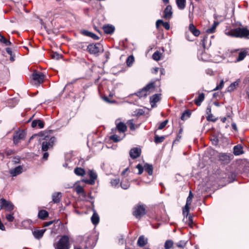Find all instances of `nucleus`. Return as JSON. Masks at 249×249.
Returning <instances> with one entry per match:
<instances>
[{
  "label": "nucleus",
  "instance_id": "obj_1",
  "mask_svg": "<svg viewBox=\"0 0 249 249\" xmlns=\"http://www.w3.org/2000/svg\"><path fill=\"white\" fill-rule=\"evenodd\" d=\"M225 34L231 37L249 39V29L247 27H238L226 31Z\"/></svg>",
  "mask_w": 249,
  "mask_h": 249
},
{
  "label": "nucleus",
  "instance_id": "obj_2",
  "mask_svg": "<svg viewBox=\"0 0 249 249\" xmlns=\"http://www.w3.org/2000/svg\"><path fill=\"white\" fill-rule=\"evenodd\" d=\"M53 247L55 249H69V238L67 235L63 236L57 243L53 244Z\"/></svg>",
  "mask_w": 249,
  "mask_h": 249
},
{
  "label": "nucleus",
  "instance_id": "obj_3",
  "mask_svg": "<svg viewBox=\"0 0 249 249\" xmlns=\"http://www.w3.org/2000/svg\"><path fill=\"white\" fill-rule=\"evenodd\" d=\"M87 50L89 53L96 55L104 51L102 45L100 43L90 44L87 46Z\"/></svg>",
  "mask_w": 249,
  "mask_h": 249
},
{
  "label": "nucleus",
  "instance_id": "obj_4",
  "mask_svg": "<svg viewBox=\"0 0 249 249\" xmlns=\"http://www.w3.org/2000/svg\"><path fill=\"white\" fill-rule=\"evenodd\" d=\"M155 85L154 83H150L143 88L141 90L136 93V95L139 97L146 96L149 94L151 90L154 89Z\"/></svg>",
  "mask_w": 249,
  "mask_h": 249
},
{
  "label": "nucleus",
  "instance_id": "obj_5",
  "mask_svg": "<svg viewBox=\"0 0 249 249\" xmlns=\"http://www.w3.org/2000/svg\"><path fill=\"white\" fill-rule=\"evenodd\" d=\"M133 215L138 219L141 218L145 214V209L143 205H138L133 209Z\"/></svg>",
  "mask_w": 249,
  "mask_h": 249
},
{
  "label": "nucleus",
  "instance_id": "obj_6",
  "mask_svg": "<svg viewBox=\"0 0 249 249\" xmlns=\"http://www.w3.org/2000/svg\"><path fill=\"white\" fill-rule=\"evenodd\" d=\"M55 142L54 137H51L48 141L47 140L43 141L42 144V150L43 151H46L53 147Z\"/></svg>",
  "mask_w": 249,
  "mask_h": 249
},
{
  "label": "nucleus",
  "instance_id": "obj_7",
  "mask_svg": "<svg viewBox=\"0 0 249 249\" xmlns=\"http://www.w3.org/2000/svg\"><path fill=\"white\" fill-rule=\"evenodd\" d=\"M32 78L36 84L39 85L43 82L45 75L41 72L35 71L32 74Z\"/></svg>",
  "mask_w": 249,
  "mask_h": 249
},
{
  "label": "nucleus",
  "instance_id": "obj_8",
  "mask_svg": "<svg viewBox=\"0 0 249 249\" xmlns=\"http://www.w3.org/2000/svg\"><path fill=\"white\" fill-rule=\"evenodd\" d=\"M26 136V132L23 130L17 131L13 136V141L15 144H18L20 140L23 139Z\"/></svg>",
  "mask_w": 249,
  "mask_h": 249
},
{
  "label": "nucleus",
  "instance_id": "obj_9",
  "mask_svg": "<svg viewBox=\"0 0 249 249\" xmlns=\"http://www.w3.org/2000/svg\"><path fill=\"white\" fill-rule=\"evenodd\" d=\"M2 208H4L7 211H11L14 209V205L10 202L1 198L0 200V209Z\"/></svg>",
  "mask_w": 249,
  "mask_h": 249
},
{
  "label": "nucleus",
  "instance_id": "obj_10",
  "mask_svg": "<svg viewBox=\"0 0 249 249\" xmlns=\"http://www.w3.org/2000/svg\"><path fill=\"white\" fill-rule=\"evenodd\" d=\"M173 16L172 8L170 5L166 6L164 10L163 18L166 19H170Z\"/></svg>",
  "mask_w": 249,
  "mask_h": 249
},
{
  "label": "nucleus",
  "instance_id": "obj_11",
  "mask_svg": "<svg viewBox=\"0 0 249 249\" xmlns=\"http://www.w3.org/2000/svg\"><path fill=\"white\" fill-rule=\"evenodd\" d=\"M141 153V149L135 147L131 149L129 152V155L133 159H136L140 157Z\"/></svg>",
  "mask_w": 249,
  "mask_h": 249
},
{
  "label": "nucleus",
  "instance_id": "obj_12",
  "mask_svg": "<svg viewBox=\"0 0 249 249\" xmlns=\"http://www.w3.org/2000/svg\"><path fill=\"white\" fill-rule=\"evenodd\" d=\"M206 112L208 114L207 116L206 117L207 120L208 121H211L212 122H214L216 120L217 118H215L212 114H211V107L210 106H208L207 107L206 109Z\"/></svg>",
  "mask_w": 249,
  "mask_h": 249
},
{
  "label": "nucleus",
  "instance_id": "obj_13",
  "mask_svg": "<svg viewBox=\"0 0 249 249\" xmlns=\"http://www.w3.org/2000/svg\"><path fill=\"white\" fill-rule=\"evenodd\" d=\"M104 32L107 34H112L115 30V27L112 25H105L103 27Z\"/></svg>",
  "mask_w": 249,
  "mask_h": 249
},
{
  "label": "nucleus",
  "instance_id": "obj_14",
  "mask_svg": "<svg viewBox=\"0 0 249 249\" xmlns=\"http://www.w3.org/2000/svg\"><path fill=\"white\" fill-rule=\"evenodd\" d=\"M219 160L225 163H228L230 162L231 159L230 156L225 153H221L219 155Z\"/></svg>",
  "mask_w": 249,
  "mask_h": 249
},
{
  "label": "nucleus",
  "instance_id": "obj_15",
  "mask_svg": "<svg viewBox=\"0 0 249 249\" xmlns=\"http://www.w3.org/2000/svg\"><path fill=\"white\" fill-rule=\"evenodd\" d=\"M22 171V167L21 166H18L12 169L10 171V174L13 177H15L21 173Z\"/></svg>",
  "mask_w": 249,
  "mask_h": 249
},
{
  "label": "nucleus",
  "instance_id": "obj_16",
  "mask_svg": "<svg viewBox=\"0 0 249 249\" xmlns=\"http://www.w3.org/2000/svg\"><path fill=\"white\" fill-rule=\"evenodd\" d=\"M45 231V229L40 230H36L33 231V233L36 238L39 239L43 236Z\"/></svg>",
  "mask_w": 249,
  "mask_h": 249
},
{
  "label": "nucleus",
  "instance_id": "obj_17",
  "mask_svg": "<svg viewBox=\"0 0 249 249\" xmlns=\"http://www.w3.org/2000/svg\"><path fill=\"white\" fill-rule=\"evenodd\" d=\"M189 31L195 36H198L200 34V31L197 30L193 23H191L189 26Z\"/></svg>",
  "mask_w": 249,
  "mask_h": 249
},
{
  "label": "nucleus",
  "instance_id": "obj_18",
  "mask_svg": "<svg viewBox=\"0 0 249 249\" xmlns=\"http://www.w3.org/2000/svg\"><path fill=\"white\" fill-rule=\"evenodd\" d=\"M219 24V22L214 21L212 26L206 29V32L207 34H213L215 32L216 28Z\"/></svg>",
  "mask_w": 249,
  "mask_h": 249
},
{
  "label": "nucleus",
  "instance_id": "obj_19",
  "mask_svg": "<svg viewBox=\"0 0 249 249\" xmlns=\"http://www.w3.org/2000/svg\"><path fill=\"white\" fill-rule=\"evenodd\" d=\"M147 243V239L145 238L143 235L139 237L137 244L139 247H142L145 245Z\"/></svg>",
  "mask_w": 249,
  "mask_h": 249
},
{
  "label": "nucleus",
  "instance_id": "obj_20",
  "mask_svg": "<svg viewBox=\"0 0 249 249\" xmlns=\"http://www.w3.org/2000/svg\"><path fill=\"white\" fill-rule=\"evenodd\" d=\"M89 175L90 179V181H89V183L91 184H94L95 182V179L97 177V174L93 170H89Z\"/></svg>",
  "mask_w": 249,
  "mask_h": 249
},
{
  "label": "nucleus",
  "instance_id": "obj_21",
  "mask_svg": "<svg viewBox=\"0 0 249 249\" xmlns=\"http://www.w3.org/2000/svg\"><path fill=\"white\" fill-rule=\"evenodd\" d=\"M144 169L147 172L149 176H151L152 175L153 167L152 164L145 163L144 165Z\"/></svg>",
  "mask_w": 249,
  "mask_h": 249
},
{
  "label": "nucleus",
  "instance_id": "obj_22",
  "mask_svg": "<svg viewBox=\"0 0 249 249\" xmlns=\"http://www.w3.org/2000/svg\"><path fill=\"white\" fill-rule=\"evenodd\" d=\"M61 193L60 192L54 193L52 195V199L54 203H57L59 202L61 197Z\"/></svg>",
  "mask_w": 249,
  "mask_h": 249
},
{
  "label": "nucleus",
  "instance_id": "obj_23",
  "mask_svg": "<svg viewBox=\"0 0 249 249\" xmlns=\"http://www.w3.org/2000/svg\"><path fill=\"white\" fill-rule=\"evenodd\" d=\"M160 100V94H155L153 95L151 98H150V103L151 104V106L152 107H154V105H153L155 104L156 103L159 102Z\"/></svg>",
  "mask_w": 249,
  "mask_h": 249
},
{
  "label": "nucleus",
  "instance_id": "obj_24",
  "mask_svg": "<svg viewBox=\"0 0 249 249\" xmlns=\"http://www.w3.org/2000/svg\"><path fill=\"white\" fill-rule=\"evenodd\" d=\"M233 153L235 155H240L243 153V148L240 145H236L233 148Z\"/></svg>",
  "mask_w": 249,
  "mask_h": 249
},
{
  "label": "nucleus",
  "instance_id": "obj_25",
  "mask_svg": "<svg viewBox=\"0 0 249 249\" xmlns=\"http://www.w3.org/2000/svg\"><path fill=\"white\" fill-rule=\"evenodd\" d=\"M82 33L84 35L90 37L94 40H98L99 39V37L96 35L88 31L84 30Z\"/></svg>",
  "mask_w": 249,
  "mask_h": 249
},
{
  "label": "nucleus",
  "instance_id": "obj_26",
  "mask_svg": "<svg viewBox=\"0 0 249 249\" xmlns=\"http://www.w3.org/2000/svg\"><path fill=\"white\" fill-rule=\"evenodd\" d=\"M204 98L205 95L204 93H201L199 94L197 98L195 100V103L197 106H200L202 102L204 100Z\"/></svg>",
  "mask_w": 249,
  "mask_h": 249
},
{
  "label": "nucleus",
  "instance_id": "obj_27",
  "mask_svg": "<svg viewBox=\"0 0 249 249\" xmlns=\"http://www.w3.org/2000/svg\"><path fill=\"white\" fill-rule=\"evenodd\" d=\"M157 130L155 131V137H154V142L156 143H159L162 142L165 139L164 136H159L156 133L157 132Z\"/></svg>",
  "mask_w": 249,
  "mask_h": 249
},
{
  "label": "nucleus",
  "instance_id": "obj_28",
  "mask_svg": "<svg viewBox=\"0 0 249 249\" xmlns=\"http://www.w3.org/2000/svg\"><path fill=\"white\" fill-rule=\"evenodd\" d=\"M178 9L183 10L185 7L186 0H176Z\"/></svg>",
  "mask_w": 249,
  "mask_h": 249
},
{
  "label": "nucleus",
  "instance_id": "obj_29",
  "mask_svg": "<svg viewBox=\"0 0 249 249\" xmlns=\"http://www.w3.org/2000/svg\"><path fill=\"white\" fill-rule=\"evenodd\" d=\"M91 220L93 224L97 225L99 221V217L98 214L94 211L91 217Z\"/></svg>",
  "mask_w": 249,
  "mask_h": 249
},
{
  "label": "nucleus",
  "instance_id": "obj_30",
  "mask_svg": "<svg viewBox=\"0 0 249 249\" xmlns=\"http://www.w3.org/2000/svg\"><path fill=\"white\" fill-rule=\"evenodd\" d=\"M38 216L41 219H45L48 216V213L45 210H41L38 213Z\"/></svg>",
  "mask_w": 249,
  "mask_h": 249
},
{
  "label": "nucleus",
  "instance_id": "obj_31",
  "mask_svg": "<svg viewBox=\"0 0 249 249\" xmlns=\"http://www.w3.org/2000/svg\"><path fill=\"white\" fill-rule=\"evenodd\" d=\"M74 173L78 176H83L85 174V171L81 168L77 167L74 169Z\"/></svg>",
  "mask_w": 249,
  "mask_h": 249
},
{
  "label": "nucleus",
  "instance_id": "obj_32",
  "mask_svg": "<svg viewBox=\"0 0 249 249\" xmlns=\"http://www.w3.org/2000/svg\"><path fill=\"white\" fill-rule=\"evenodd\" d=\"M247 54V52L246 51L241 52L239 53L238 56L236 59L237 61H240L244 59Z\"/></svg>",
  "mask_w": 249,
  "mask_h": 249
},
{
  "label": "nucleus",
  "instance_id": "obj_33",
  "mask_svg": "<svg viewBox=\"0 0 249 249\" xmlns=\"http://www.w3.org/2000/svg\"><path fill=\"white\" fill-rule=\"evenodd\" d=\"M134 61V57L133 55L129 56L126 61V64L128 67L132 66V64Z\"/></svg>",
  "mask_w": 249,
  "mask_h": 249
},
{
  "label": "nucleus",
  "instance_id": "obj_34",
  "mask_svg": "<svg viewBox=\"0 0 249 249\" xmlns=\"http://www.w3.org/2000/svg\"><path fill=\"white\" fill-rule=\"evenodd\" d=\"M173 241L171 240H167L164 244L165 249H170L173 245Z\"/></svg>",
  "mask_w": 249,
  "mask_h": 249
},
{
  "label": "nucleus",
  "instance_id": "obj_35",
  "mask_svg": "<svg viewBox=\"0 0 249 249\" xmlns=\"http://www.w3.org/2000/svg\"><path fill=\"white\" fill-rule=\"evenodd\" d=\"M191 115L190 112L188 110H185L181 115V119L185 120L190 117Z\"/></svg>",
  "mask_w": 249,
  "mask_h": 249
},
{
  "label": "nucleus",
  "instance_id": "obj_36",
  "mask_svg": "<svg viewBox=\"0 0 249 249\" xmlns=\"http://www.w3.org/2000/svg\"><path fill=\"white\" fill-rule=\"evenodd\" d=\"M193 197V195L191 191H190L189 196L187 198L186 205L190 206L191 204Z\"/></svg>",
  "mask_w": 249,
  "mask_h": 249
},
{
  "label": "nucleus",
  "instance_id": "obj_37",
  "mask_svg": "<svg viewBox=\"0 0 249 249\" xmlns=\"http://www.w3.org/2000/svg\"><path fill=\"white\" fill-rule=\"evenodd\" d=\"M144 113V111L142 109L138 108L134 111L133 115L137 116L142 115Z\"/></svg>",
  "mask_w": 249,
  "mask_h": 249
},
{
  "label": "nucleus",
  "instance_id": "obj_38",
  "mask_svg": "<svg viewBox=\"0 0 249 249\" xmlns=\"http://www.w3.org/2000/svg\"><path fill=\"white\" fill-rule=\"evenodd\" d=\"M116 128L119 132H124L127 129L126 125H116Z\"/></svg>",
  "mask_w": 249,
  "mask_h": 249
},
{
  "label": "nucleus",
  "instance_id": "obj_39",
  "mask_svg": "<svg viewBox=\"0 0 249 249\" xmlns=\"http://www.w3.org/2000/svg\"><path fill=\"white\" fill-rule=\"evenodd\" d=\"M190 210V207L189 205H185L184 208L183 209V215L185 217H187L189 214Z\"/></svg>",
  "mask_w": 249,
  "mask_h": 249
},
{
  "label": "nucleus",
  "instance_id": "obj_40",
  "mask_svg": "<svg viewBox=\"0 0 249 249\" xmlns=\"http://www.w3.org/2000/svg\"><path fill=\"white\" fill-rule=\"evenodd\" d=\"M160 55L161 53L159 52L156 51L153 53L152 55V58L154 60L158 61L160 58Z\"/></svg>",
  "mask_w": 249,
  "mask_h": 249
},
{
  "label": "nucleus",
  "instance_id": "obj_41",
  "mask_svg": "<svg viewBox=\"0 0 249 249\" xmlns=\"http://www.w3.org/2000/svg\"><path fill=\"white\" fill-rule=\"evenodd\" d=\"M231 120V118L230 116L227 117H222L221 118V121L222 123H230V121Z\"/></svg>",
  "mask_w": 249,
  "mask_h": 249
},
{
  "label": "nucleus",
  "instance_id": "obj_42",
  "mask_svg": "<svg viewBox=\"0 0 249 249\" xmlns=\"http://www.w3.org/2000/svg\"><path fill=\"white\" fill-rule=\"evenodd\" d=\"M74 190L78 194H82V193H84V189H83V187L80 185L77 186L75 188Z\"/></svg>",
  "mask_w": 249,
  "mask_h": 249
},
{
  "label": "nucleus",
  "instance_id": "obj_43",
  "mask_svg": "<svg viewBox=\"0 0 249 249\" xmlns=\"http://www.w3.org/2000/svg\"><path fill=\"white\" fill-rule=\"evenodd\" d=\"M120 182L119 178H115L112 179L110 181V183L112 186L116 187Z\"/></svg>",
  "mask_w": 249,
  "mask_h": 249
},
{
  "label": "nucleus",
  "instance_id": "obj_44",
  "mask_svg": "<svg viewBox=\"0 0 249 249\" xmlns=\"http://www.w3.org/2000/svg\"><path fill=\"white\" fill-rule=\"evenodd\" d=\"M110 139L112 140L113 142H118L120 141H121V138H120L119 137H118L116 135H113L110 137Z\"/></svg>",
  "mask_w": 249,
  "mask_h": 249
},
{
  "label": "nucleus",
  "instance_id": "obj_45",
  "mask_svg": "<svg viewBox=\"0 0 249 249\" xmlns=\"http://www.w3.org/2000/svg\"><path fill=\"white\" fill-rule=\"evenodd\" d=\"M136 168L138 169L139 171L138 173V175H141L142 173L144 170V166L143 167L141 164H138L136 165Z\"/></svg>",
  "mask_w": 249,
  "mask_h": 249
},
{
  "label": "nucleus",
  "instance_id": "obj_46",
  "mask_svg": "<svg viewBox=\"0 0 249 249\" xmlns=\"http://www.w3.org/2000/svg\"><path fill=\"white\" fill-rule=\"evenodd\" d=\"M44 123L41 120L36 119L32 121L31 124H44Z\"/></svg>",
  "mask_w": 249,
  "mask_h": 249
},
{
  "label": "nucleus",
  "instance_id": "obj_47",
  "mask_svg": "<svg viewBox=\"0 0 249 249\" xmlns=\"http://www.w3.org/2000/svg\"><path fill=\"white\" fill-rule=\"evenodd\" d=\"M178 247L183 248L186 245V242L184 241H180L176 244Z\"/></svg>",
  "mask_w": 249,
  "mask_h": 249
},
{
  "label": "nucleus",
  "instance_id": "obj_48",
  "mask_svg": "<svg viewBox=\"0 0 249 249\" xmlns=\"http://www.w3.org/2000/svg\"><path fill=\"white\" fill-rule=\"evenodd\" d=\"M223 85H224V81H223V80H222L220 81V82L219 84L218 85H217V86L215 87V88H214V89H213V90H216L220 89H221L223 88Z\"/></svg>",
  "mask_w": 249,
  "mask_h": 249
},
{
  "label": "nucleus",
  "instance_id": "obj_49",
  "mask_svg": "<svg viewBox=\"0 0 249 249\" xmlns=\"http://www.w3.org/2000/svg\"><path fill=\"white\" fill-rule=\"evenodd\" d=\"M115 124L120 125V124H124V120H123L122 119L119 118V119H117V120H116L115 122Z\"/></svg>",
  "mask_w": 249,
  "mask_h": 249
},
{
  "label": "nucleus",
  "instance_id": "obj_50",
  "mask_svg": "<svg viewBox=\"0 0 249 249\" xmlns=\"http://www.w3.org/2000/svg\"><path fill=\"white\" fill-rule=\"evenodd\" d=\"M121 186L122 188H123L124 189H127V188H129L130 184L128 182H126V183L122 182L121 183Z\"/></svg>",
  "mask_w": 249,
  "mask_h": 249
},
{
  "label": "nucleus",
  "instance_id": "obj_51",
  "mask_svg": "<svg viewBox=\"0 0 249 249\" xmlns=\"http://www.w3.org/2000/svg\"><path fill=\"white\" fill-rule=\"evenodd\" d=\"M6 218L8 221L12 222L13 221L14 217L12 214H7L6 215Z\"/></svg>",
  "mask_w": 249,
  "mask_h": 249
},
{
  "label": "nucleus",
  "instance_id": "obj_52",
  "mask_svg": "<svg viewBox=\"0 0 249 249\" xmlns=\"http://www.w3.org/2000/svg\"><path fill=\"white\" fill-rule=\"evenodd\" d=\"M238 85V83L237 82H235L233 83H232L230 87H229V89L231 90H232L236 86H237Z\"/></svg>",
  "mask_w": 249,
  "mask_h": 249
},
{
  "label": "nucleus",
  "instance_id": "obj_53",
  "mask_svg": "<svg viewBox=\"0 0 249 249\" xmlns=\"http://www.w3.org/2000/svg\"><path fill=\"white\" fill-rule=\"evenodd\" d=\"M162 24L163 26V27L165 28V29L169 30L170 29V24H169V23L168 22H163Z\"/></svg>",
  "mask_w": 249,
  "mask_h": 249
},
{
  "label": "nucleus",
  "instance_id": "obj_54",
  "mask_svg": "<svg viewBox=\"0 0 249 249\" xmlns=\"http://www.w3.org/2000/svg\"><path fill=\"white\" fill-rule=\"evenodd\" d=\"M110 53L108 52H106L104 53V57L106 58V62H107L109 58Z\"/></svg>",
  "mask_w": 249,
  "mask_h": 249
},
{
  "label": "nucleus",
  "instance_id": "obj_55",
  "mask_svg": "<svg viewBox=\"0 0 249 249\" xmlns=\"http://www.w3.org/2000/svg\"><path fill=\"white\" fill-rule=\"evenodd\" d=\"M163 21L161 19H158L156 21V27L158 28L160 24H162Z\"/></svg>",
  "mask_w": 249,
  "mask_h": 249
},
{
  "label": "nucleus",
  "instance_id": "obj_56",
  "mask_svg": "<svg viewBox=\"0 0 249 249\" xmlns=\"http://www.w3.org/2000/svg\"><path fill=\"white\" fill-rule=\"evenodd\" d=\"M139 125H130V128L131 130L134 131L138 128Z\"/></svg>",
  "mask_w": 249,
  "mask_h": 249
},
{
  "label": "nucleus",
  "instance_id": "obj_57",
  "mask_svg": "<svg viewBox=\"0 0 249 249\" xmlns=\"http://www.w3.org/2000/svg\"><path fill=\"white\" fill-rule=\"evenodd\" d=\"M53 221H50L49 222H45L44 223V226L45 227L49 226L51 225L52 224H53Z\"/></svg>",
  "mask_w": 249,
  "mask_h": 249
},
{
  "label": "nucleus",
  "instance_id": "obj_58",
  "mask_svg": "<svg viewBox=\"0 0 249 249\" xmlns=\"http://www.w3.org/2000/svg\"><path fill=\"white\" fill-rule=\"evenodd\" d=\"M48 156H49V154L47 152H45L43 154V159L44 160H47L48 158Z\"/></svg>",
  "mask_w": 249,
  "mask_h": 249
},
{
  "label": "nucleus",
  "instance_id": "obj_59",
  "mask_svg": "<svg viewBox=\"0 0 249 249\" xmlns=\"http://www.w3.org/2000/svg\"><path fill=\"white\" fill-rule=\"evenodd\" d=\"M7 155H10L13 154V151L12 150H8L6 152Z\"/></svg>",
  "mask_w": 249,
  "mask_h": 249
},
{
  "label": "nucleus",
  "instance_id": "obj_60",
  "mask_svg": "<svg viewBox=\"0 0 249 249\" xmlns=\"http://www.w3.org/2000/svg\"><path fill=\"white\" fill-rule=\"evenodd\" d=\"M181 138V134H178L175 142L178 141Z\"/></svg>",
  "mask_w": 249,
  "mask_h": 249
},
{
  "label": "nucleus",
  "instance_id": "obj_61",
  "mask_svg": "<svg viewBox=\"0 0 249 249\" xmlns=\"http://www.w3.org/2000/svg\"><path fill=\"white\" fill-rule=\"evenodd\" d=\"M124 243V240L123 238H120L119 239V243L121 244H123Z\"/></svg>",
  "mask_w": 249,
  "mask_h": 249
},
{
  "label": "nucleus",
  "instance_id": "obj_62",
  "mask_svg": "<svg viewBox=\"0 0 249 249\" xmlns=\"http://www.w3.org/2000/svg\"><path fill=\"white\" fill-rule=\"evenodd\" d=\"M13 161L16 163H18L19 162V159L15 158H14V160Z\"/></svg>",
  "mask_w": 249,
  "mask_h": 249
},
{
  "label": "nucleus",
  "instance_id": "obj_63",
  "mask_svg": "<svg viewBox=\"0 0 249 249\" xmlns=\"http://www.w3.org/2000/svg\"><path fill=\"white\" fill-rule=\"evenodd\" d=\"M160 72L161 74H165V70L163 68H161L160 70Z\"/></svg>",
  "mask_w": 249,
  "mask_h": 249
},
{
  "label": "nucleus",
  "instance_id": "obj_64",
  "mask_svg": "<svg viewBox=\"0 0 249 249\" xmlns=\"http://www.w3.org/2000/svg\"><path fill=\"white\" fill-rule=\"evenodd\" d=\"M244 83L245 84H248L249 83V76L247 77L244 80Z\"/></svg>",
  "mask_w": 249,
  "mask_h": 249
}]
</instances>
